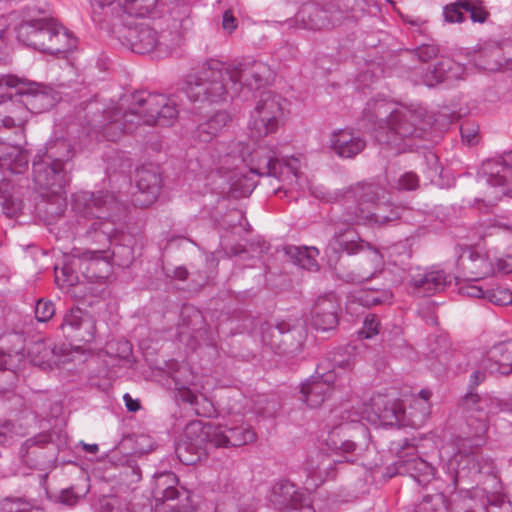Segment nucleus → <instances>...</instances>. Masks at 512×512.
Segmentation results:
<instances>
[{"label":"nucleus","mask_w":512,"mask_h":512,"mask_svg":"<svg viewBox=\"0 0 512 512\" xmlns=\"http://www.w3.org/2000/svg\"><path fill=\"white\" fill-rule=\"evenodd\" d=\"M270 76L269 66L260 61H254L249 66L236 67L211 59L203 63L197 71L187 75L182 91L190 101L218 103L224 101L237 84L243 82L250 87H260Z\"/></svg>","instance_id":"1"},{"label":"nucleus","mask_w":512,"mask_h":512,"mask_svg":"<svg viewBox=\"0 0 512 512\" xmlns=\"http://www.w3.org/2000/svg\"><path fill=\"white\" fill-rule=\"evenodd\" d=\"M178 116L176 100L162 94H138L125 111L109 109L103 121H96L89 132L97 140H118L124 132H133L138 124L168 126Z\"/></svg>","instance_id":"2"},{"label":"nucleus","mask_w":512,"mask_h":512,"mask_svg":"<svg viewBox=\"0 0 512 512\" xmlns=\"http://www.w3.org/2000/svg\"><path fill=\"white\" fill-rule=\"evenodd\" d=\"M185 435L193 448L202 449L206 444L214 447H239L252 443L256 434L246 423L226 421L214 424L191 422L185 428Z\"/></svg>","instance_id":"3"},{"label":"nucleus","mask_w":512,"mask_h":512,"mask_svg":"<svg viewBox=\"0 0 512 512\" xmlns=\"http://www.w3.org/2000/svg\"><path fill=\"white\" fill-rule=\"evenodd\" d=\"M249 167L250 174L256 176H274L287 183L289 186H299L302 180L299 171V160L297 158H288L278 161L275 152L267 146H258L254 148L245 158Z\"/></svg>","instance_id":"4"},{"label":"nucleus","mask_w":512,"mask_h":512,"mask_svg":"<svg viewBox=\"0 0 512 512\" xmlns=\"http://www.w3.org/2000/svg\"><path fill=\"white\" fill-rule=\"evenodd\" d=\"M422 116L421 109H411L402 105L394 108L385 125L379 126L376 130V140L379 143L399 146L400 140L419 136L421 129L418 125L422 121Z\"/></svg>","instance_id":"5"},{"label":"nucleus","mask_w":512,"mask_h":512,"mask_svg":"<svg viewBox=\"0 0 512 512\" xmlns=\"http://www.w3.org/2000/svg\"><path fill=\"white\" fill-rule=\"evenodd\" d=\"M285 116V100L271 91L263 92L251 113L250 134L263 138L276 133Z\"/></svg>","instance_id":"6"},{"label":"nucleus","mask_w":512,"mask_h":512,"mask_svg":"<svg viewBox=\"0 0 512 512\" xmlns=\"http://www.w3.org/2000/svg\"><path fill=\"white\" fill-rule=\"evenodd\" d=\"M361 419L371 424L399 425L403 422L405 409L400 400L376 394L361 407Z\"/></svg>","instance_id":"7"},{"label":"nucleus","mask_w":512,"mask_h":512,"mask_svg":"<svg viewBox=\"0 0 512 512\" xmlns=\"http://www.w3.org/2000/svg\"><path fill=\"white\" fill-rule=\"evenodd\" d=\"M53 25L52 19L26 15L16 28L17 38L24 45L47 53Z\"/></svg>","instance_id":"8"},{"label":"nucleus","mask_w":512,"mask_h":512,"mask_svg":"<svg viewBox=\"0 0 512 512\" xmlns=\"http://www.w3.org/2000/svg\"><path fill=\"white\" fill-rule=\"evenodd\" d=\"M485 189L482 202L494 206L503 196H512V168L496 164L493 172L484 177Z\"/></svg>","instance_id":"9"},{"label":"nucleus","mask_w":512,"mask_h":512,"mask_svg":"<svg viewBox=\"0 0 512 512\" xmlns=\"http://www.w3.org/2000/svg\"><path fill=\"white\" fill-rule=\"evenodd\" d=\"M34 181L43 189L51 190L53 194H59L68 183L69 178L64 170V160L53 159L47 163H33Z\"/></svg>","instance_id":"10"},{"label":"nucleus","mask_w":512,"mask_h":512,"mask_svg":"<svg viewBox=\"0 0 512 512\" xmlns=\"http://www.w3.org/2000/svg\"><path fill=\"white\" fill-rule=\"evenodd\" d=\"M358 258L357 265L345 276L349 282H363L376 277L384 269L382 254L366 244Z\"/></svg>","instance_id":"11"},{"label":"nucleus","mask_w":512,"mask_h":512,"mask_svg":"<svg viewBox=\"0 0 512 512\" xmlns=\"http://www.w3.org/2000/svg\"><path fill=\"white\" fill-rule=\"evenodd\" d=\"M28 356L32 364L42 369L60 368L71 360L70 353L64 349H56L46 341H37L28 348Z\"/></svg>","instance_id":"12"},{"label":"nucleus","mask_w":512,"mask_h":512,"mask_svg":"<svg viewBox=\"0 0 512 512\" xmlns=\"http://www.w3.org/2000/svg\"><path fill=\"white\" fill-rule=\"evenodd\" d=\"M334 373L313 377L301 385V400L311 408L319 407L330 395Z\"/></svg>","instance_id":"13"},{"label":"nucleus","mask_w":512,"mask_h":512,"mask_svg":"<svg viewBox=\"0 0 512 512\" xmlns=\"http://www.w3.org/2000/svg\"><path fill=\"white\" fill-rule=\"evenodd\" d=\"M110 258L106 251H87L79 257V267L89 281H100L111 272Z\"/></svg>","instance_id":"14"},{"label":"nucleus","mask_w":512,"mask_h":512,"mask_svg":"<svg viewBox=\"0 0 512 512\" xmlns=\"http://www.w3.org/2000/svg\"><path fill=\"white\" fill-rule=\"evenodd\" d=\"M462 10L470 14L473 22L483 23L488 13L481 0H457L453 4L446 5L443 10L444 19L449 23H461L465 17Z\"/></svg>","instance_id":"15"},{"label":"nucleus","mask_w":512,"mask_h":512,"mask_svg":"<svg viewBox=\"0 0 512 512\" xmlns=\"http://www.w3.org/2000/svg\"><path fill=\"white\" fill-rule=\"evenodd\" d=\"M92 5L110 8L112 13H123L132 17H144L156 6V0H92Z\"/></svg>","instance_id":"16"},{"label":"nucleus","mask_w":512,"mask_h":512,"mask_svg":"<svg viewBox=\"0 0 512 512\" xmlns=\"http://www.w3.org/2000/svg\"><path fill=\"white\" fill-rule=\"evenodd\" d=\"M135 202L141 207L153 204L160 192V177L152 170L142 168L137 172Z\"/></svg>","instance_id":"17"},{"label":"nucleus","mask_w":512,"mask_h":512,"mask_svg":"<svg viewBox=\"0 0 512 512\" xmlns=\"http://www.w3.org/2000/svg\"><path fill=\"white\" fill-rule=\"evenodd\" d=\"M63 328H70V336L79 341L90 342L95 337V321L81 309H72L64 318Z\"/></svg>","instance_id":"18"},{"label":"nucleus","mask_w":512,"mask_h":512,"mask_svg":"<svg viewBox=\"0 0 512 512\" xmlns=\"http://www.w3.org/2000/svg\"><path fill=\"white\" fill-rule=\"evenodd\" d=\"M29 118V108L21 96L0 102V128L22 127Z\"/></svg>","instance_id":"19"},{"label":"nucleus","mask_w":512,"mask_h":512,"mask_svg":"<svg viewBox=\"0 0 512 512\" xmlns=\"http://www.w3.org/2000/svg\"><path fill=\"white\" fill-rule=\"evenodd\" d=\"M448 465L451 469L455 470L457 477H461L466 475V470L467 474L473 475L489 473L492 463L475 454H467L459 450L448 459Z\"/></svg>","instance_id":"20"},{"label":"nucleus","mask_w":512,"mask_h":512,"mask_svg":"<svg viewBox=\"0 0 512 512\" xmlns=\"http://www.w3.org/2000/svg\"><path fill=\"white\" fill-rule=\"evenodd\" d=\"M482 365L491 373L503 375L512 373V341L493 346Z\"/></svg>","instance_id":"21"},{"label":"nucleus","mask_w":512,"mask_h":512,"mask_svg":"<svg viewBox=\"0 0 512 512\" xmlns=\"http://www.w3.org/2000/svg\"><path fill=\"white\" fill-rule=\"evenodd\" d=\"M330 141L333 151L343 158H352L365 147V141L349 129L334 132Z\"/></svg>","instance_id":"22"},{"label":"nucleus","mask_w":512,"mask_h":512,"mask_svg":"<svg viewBox=\"0 0 512 512\" xmlns=\"http://www.w3.org/2000/svg\"><path fill=\"white\" fill-rule=\"evenodd\" d=\"M459 260L460 265L467 271L472 280L490 276L495 272V265L489 257L472 249L465 251Z\"/></svg>","instance_id":"23"},{"label":"nucleus","mask_w":512,"mask_h":512,"mask_svg":"<svg viewBox=\"0 0 512 512\" xmlns=\"http://www.w3.org/2000/svg\"><path fill=\"white\" fill-rule=\"evenodd\" d=\"M337 309L338 306L334 298H319L312 311L313 327L321 331L333 329L338 323Z\"/></svg>","instance_id":"24"},{"label":"nucleus","mask_w":512,"mask_h":512,"mask_svg":"<svg viewBox=\"0 0 512 512\" xmlns=\"http://www.w3.org/2000/svg\"><path fill=\"white\" fill-rule=\"evenodd\" d=\"M28 91L18 92V95L24 100L25 106L29 108L30 113H41L53 107L57 98L46 88L40 87L36 83L26 81Z\"/></svg>","instance_id":"25"},{"label":"nucleus","mask_w":512,"mask_h":512,"mask_svg":"<svg viewBox=\"0 0 512 512\" xmlns=\"http://www.w3.org/2000/svg\"><path fill=\"white\" fill-rule=\"evenodd\" d=\"M128 40L135 53L145 54L154 50L158 44V35L151 27L140 25L129 29Z\"/></svg>","instance_id":"26"},{"label":"nucleus","mask_w":512,"mask_h":512,"mask_svg":"<svg viewBox=\"0 0 512 512\" xmlns=\"http://www.w3.org/2000/svg\"><path fill=\"white\" fill-rule=\"evenodd\" d=\"M28 166V155L19 146L0 145V169L15 174L22 173Z\"/></svg>","instance_id":"27"},{"label":"nucleus","mask_w":512,"mask_h":512,"mask_svg":"<svg viewBox=\"0 0 512 512\" xmlns=\"http://www.w3.org/2000/svg\"><path fill=\"white\" fill-rule=\"evenodd\" d=\"M464 75V67L452 59L445 58L439 61L431 75L427 73L424 81L427 86H434L446 79H461Z\"/></svg>","instance_id":"28"},{"label":"nucleus","mask_w":512,"mask_h":512,"mask_svg":"<svg viewBox=\"0 0 512 512\" xmlns=\"http://www.w3.org/2000/svg\"><path fill=\"white\" fill-rule=\"evenodd\" d=\"M229 121L230 116L227 112H216L197 126L194 136L198 141L208 143L223 130Z\"/></svg>","instance_id":"29"},{"label":"nucleus","mask_w":512,"mask_h":512,"mask_svg":"<svg viewBox=\"0 0 512 512\" xmlns=\"http://www.w3.org/2000/svg\"><path fill=\"white\" fill-rule=\"evenodd\" d=\"M354 231L348 229L343 233L336 234L328 243L325 253L332 257L341 252L348 254L357 253L363 250L366 244L363 241H357Z\"/></svg>","instance_id":"30"},{"label":"nucleus","mask_w":512,"mask_h":512,"mask_svg":"<svg viewBox=\"0 0 512 512\" xmlns=\"http://www.w3.org/2000/svg\"><path fill=\"white\" fill-rule=\"evenodd\" d=\"M412 282L416 289H422L423 295L430 296L445 287L448 277L443 271L437 270L414 276Z\"/></svg>","instance_id":"31"},{"label":"nucleus","mask_w":512,"mask_h":512,"mask_svg":"<svg viewBox=\"0 0 512 512\" xmlns=\"http://www.w3.org/2000/svg\"><path fill=\"white\" fill-rule=\"evenodd\" d=\"M76 46V38L63 26L54 21L51 38H49V54L71 51Z\"/></svg>","instance_id":"32"},{"label":"nucleus","mask_w":512,"mask_h":512,"mask_svg":"<svg viewBox=\"0 0 512 512\" xmlns=\"http://www.w3.org/2000/svg\"><path fill=\"white\" fill-rule=\"evenodd\" d=\"M285 253L294 261L295 264L308 271H317L318 264L316 256L319 251L315 247H298V246H287L285 247Z\"/></svg>","instance_id":"33"},{"label":"nucleus","mask_w":512,"mask_h":512,"mask_svg":"<svg viewBox=\"0 0 512 512\" xmlns=\"http://www.w3.org/2000/svg\"><path fill=\"white\" fill-rule=\"evenodd\" d=\"M302 497L290 482L276 484L272 489L271 502L279 509L291 507Z\"/></svg>","instance_id":"34"},{"label":"nucleus","mask_w":512,"mask_h":512,"mask_svg":"<svg viewBox=\"0 0 512 512\" xmlns=\"http://www.w3.org/2000/svg\"><path fill=\"white\" fill-rule=\"evenodd\" d=\"M490 403H492V400L487 397L479 398L477 395H470L466 398V404L468 406L470 404L476 405L475 410L478 412H482V415L479 417V425L477 431L475 432V437L478 438L474 440L475 447L481 444V440L486 434V418L488 414L493 413L492 408L488 407Z\"/></svg>","instance_id":"35"},{"label":"nucleus","mask_w":512,"mask_h":512,"mask_svg":"<svg viewBox=\"0 0 512 512\" xmlns=\"http://www.w3.org/2000/svg\"><path fill=\"white\" fill-rule=\"evenodd\" d=\"M396 469L397 473H408L414 478L420 475L430 476L433 474V467L426 461L414 455L407 459L400 458L396 462Z\"/></svg>","instance_id":"36"},{"label":"nucleus","mask_w":512,"mask_h":512,"mask_svg":"<svg viewBox=\"0 0 512 512\" xmlns=\"http://www.w3.org/2000/svg\"><path fill=\"white\" fill-rule=\"evenodd\" d=\"M356 300L363 306H374L387 301L390 294L384 290H359L355 295Z\"/></svg>","instance_id":"37"},{"label":"nucleus","mask_w":512,"mask_h":512,"mask_svg":"<svg viewBox=\"0 0 512 512\" xmlns=\"http://www.w3.org/2000/svg\"><path fill=\"white\" fill-rule=\"evenodd\" d=\"M26 80H21L13 76H1L0 77V102L5 101L4 98L8 94L10 88H15L16 92H24L30 89L26 88Z\"/></svg>","instance_id":"38"},{"label":"nucleus","mask_w":512,"mask_h":512,"mask_svg":"<svg viewBox=\"0 0 512 512\" xmlns=\"http://www.w3.org/2000/svg\"><path fill=\"white\" fill-rule=\"evenodd\" d=\"M55 280L60 288L65 289L76 285L79 279L78 275L65 265L60 271L55 269Z\"/></svg>","instance_id":"39"},{"label":"nucleus","mask_w":512,"mask_h":512,"mask_svg":"<svg viewBox=\"0 0 512 512\" xmlns=\"http://www.w3.org/2000/svg\"><path fill=\"white\" fill-rule=\"evenodd\" d=\"M486 298L496 305H508L512 303V291L507 288H496L494 290L487 291Z\"/></svg>","instance_id":"40"},{"label":"nucleus","mask_w":512,"mask_h":512,"mask_svg":"<svg viewBox=\"0 0 512 512\" xmlns=\"http://www.w3.org/2000/svg\"><path fill=\"white\" fill-rule=\"evenodd\" d=\"M55 314V307L51 301L39 300L35 306V317L39 322H46Z\"/></svg>","instance_id":"41"},{"label":"nucleus","mask_w":512,"mask_h":512,"mask_svg":"<svg viewBox=\"0 0 512 512\" xmlns=\"http://www.w3.org/2000/svg\"><path fill=\"white\" fill-rule=\"evenodd\" d=\"M380 323L375 316L366 317L362 329L358 332L359 338L370 339L379 333Z\"/></svg>","instance_id":"42"},{"label":"nucleus","mask_w":512,"mask_h":512,"mask_svg":"<svg viewBox=\"0 0 512 512\" xmlns=\"http://www.w3.org/2000/svg\"><path fill=\"white\" fill-rule=\"evenodd\" d=\"M381 210L382 208L379 205H377L375 210L371 213H364V210L361 209V214L358 216V218L359 220H364L371 224H384L392 220L391 217L382 214Z\"/></svg>","instance_id":"43"},{"label":"nucleus","mask_w":512,"mask_h":512,"mask_svg":"<svg viewBox=\"0 0 512 512\" xmlns=\"http://www.w3.org/2000/svg\"><path fill=\"white\" fill-rule=\"evenodd\" d=\"M432 393L423 389L419 392L418 396L414 398V404L419 408L421 413V420L425 419L430 411V398Z\"/></svg>","instance_id":"44"},{"label":"nucleus","mask_w":512,"mask_h":512,"mask_svg":"<svg viewBox=\"0 0 512 512\" xmlns=\"http://www.w3.org/2000/svg\"><path fill=\"white\" fill-rule=\"evenodd\" d=\"M459 293L471 298H486L487 291L475 282H467L460 286Z\"/></svg>","instance_id":"45"},{"label":"nucleus","mask_w":512,"mask_h":512,"mask_svg":"<svg viewBox=\"0 0 512 512\" xmlns=\"http://www.w3.org/2000/svg\"><path fill=\"white\" fill-rule=\"evenodd\" d=\"M335 433L332 432L326 440L327 446L333 451H342L344 453H350L355 450V443L350 440L339 442L334 439Z\"/></svg>","instance_id":"46"},{"label":"nucleus","mask_w":512,"mask_h":512,"mask_svg":"<svg viewBox=\"0 0 512 512\" xmlns=\"http://www.w3.org/2000/svg\"><path fill=\"white\" fill-rule=\"evenodd\" d=\"M33 505L23 499L6 500L5 512H31Z\"/></svg>","instance_id":"47"},{"label":"nucleus","mask_w":512,"mask_h":512,"mask_svg":"<svg viewBox=\"0 0 512 512\" xmlns=\"http://www.w3.org/2000/svg\"><path fill=\"white\" fill-rule=\"evenodd\" d=\"M325 12L319 9H314L313 17L305 23V27L309 29H323L329 26V22L325 18Z\"/></svg>","instance_id":"48"},{"label":"nucleus","mask_w":512,"mask_h":512,"mask_svg":"<svg viewBox=\"0 0 512 512\" xmlns=\"http://www.w3.org/2000/svg\"><path fill=\"white\" fill-rule=\"evenodd\" d=\"M419 185V179L416 174L407 172L398 180V188L401 190H414Z\"/></svg>","instance_id":"49"},{"label":"nucleus","mask_w":512,"mask_h":512,"mask_svg":"<svg viewBox=\"0 0 512 512\" xmlns=\"http://www.w3.org/2000/svg\"><path fill=\"white\" fill-rule=\"evenodd\" d=\"M15 18L14 14L8 16H0V60L2 59L3 49L5 47V34L11 24V20Z\"/></svg>","instance_id":"50"},{"label":"nucleus","mask_w":512,"mask_h":512,"mask_svg":"<svg viewBox=\"0 0 512 512\" xmlns=\"http://www.w3.org/2000/svg\"><path fill=\"white\" fill-rule=\"evenodd\" d=\"M486 512H512V503L503 498L488 505Z\"/></svg>","instance_id":"51"},{"label":"nucleus","mask_w":512,"mask_h":512,"mask_svg":"<svg viewBox=\"0 0 512 512\" xmlns=\"http://www.w3.org/2000/svg\"><path fill=\"white\" fill-rule=\"evenodd\" d=\"M288 512H316L308 498L303 496L298 500Z\"/></svg>","instance_id":"52"},{"label":"nucleus","mask_w":512,"mask_h":512,"mask_svg":"<svg viewBox=\"0 0 512 512\" xmlns=\"http://www.w3.org/2000/svg\"><path fill=\"white\" fill-rule=\"evenodd\" d=\"M255 188V182L248 178L247 176H244L243 183H240L239 185L237 182L233 183V189L235 191L240 190L243 195H247L252 192V190Z\"/></svg>","instance_id":"53"},{"label":"nucleus","mask_w":512,"mask_h":512,"mask_svg":"<svg viewBox=\"0 0 512 512\" xmlns=\"http://www.w3.org/2000/svg\"><path fill=\"white\" fill-rule=\"evenodd\" d=\"M78 499L79 496L72 489H65L59 495V501L69 506L76 504Z\"/></svg>","instance_id":"54"},{"label":"nucleus","mask_w":512,"mask_h":512,"mask_svg":"<svg viewBox=\"0 0 512 512\" xmlns=\"http://www.w3.org/2000/svg\"><path fill=\"white\" fill-rule=\"evenodd\" d=\"M438 53V49L432 45H425L418 49L419 58L422 61H428L431 58L435 57Z\"/></svg>","instance_id":"55"},{"label":"nucleus","mask_w":512,"mask_h":512,"mask_svg":"<svg viewBox=\"0 0 512 512\" xmlns=\"http://www.w3.org/2000/svg\"><path fill=\"white\" fill-rule=\"evenodd\" d=\"M222 25H223V28L228 32H232L236 29L237 22L230 11H226L224 13Z\"/></svg>","instance_id":"56"},{"label":"nucleus","mask_w":512,"mask_h":512,"mask_svg":"<svg viewBox=\"0 0 512 512\" xmlns=\"http://www.w3.org/2000/svg\"><path fill=\"white\" fill-rule=\"evenodd\" d=\"M123 400L128 411L136 412L140 409L139 401L137 399H133L130 394H124Z\"/></svg>","instance_id":"57"},{"label":"nucleus","mask_w":512,"mask_h":512,"mask_svg":"<svg viewBox=\"0 0 512 512\" xmlns=\"http://www.w3.org/2000/svg\"><path fill=\"white\" fill-rule=\"evenodd\" d=\"M11 438L10 423L0 424V444H5Z\"/></svg>","instance_id":"58"},{"label":"nucleus","mask_w":512,"mask_h":512,"mask_svg":"<svg viewBox=\"0 0 512 512\" xmlns=\"http://www.w3.org/2000/svg\"><path fill=\"white\" fill-rule=\"evenodd\" d=\"M495 270L502 273H511L512 272V262L507 260L499 259L497 261Z\"/></svg>","instance_id":"59"},{"label":"nucleus","mask_w":512,"mask_h":512,"mask_svg":"<svg viewBox=\"0 0 512 512\" xmlns=\"http://www.w3.org/2000/svg\"><path fill=\"white\" fill-rule=\"evenodd\" d=\"M388 104L381 101L375 104V113L377 116H382L388 112Z\"/></svg>","instance_id":"60"},{"label":"nucleus","mask_w":512,"mask_h":512,"mask_svg":"<svg viewBox=\"0 0 512 512\" xmlns=\"http://www.w3.org/2000/svg\"><path fill=\"white\" fill-rule=\"evenodd\" d=\"M494 229L498 230V232L507 233L512 236V225H507L505 223H497L494 226Z\"/></svg>","instance_id":"61"},{"label":"nucleus","mask_w":512,"mask_h":512,"mask_svg":"<svg viewBox=\"0 0 512 512\" xmlns=\"http://www.w3.org/2000/svg\"><path fill=\"white\" fill-rule=\"evenodd\" d=\"M186 449V445L185 444H180L178 445V447L176 448V453L178 455V458L182 461V462H185L187 464L189 463H192V460H187V459H184L183 457V450Z\"/></svg>","instance_id":"62"},{"label":"nucleus","mask_w":512,"mask_h":512,"mask_svg":"<svg viewBox=\"0 0 512 512\" xmlns=\"http://www.w3.org/2000/svg\"><path fill=\"white\" fill-rule=\"evenodd\" d=\"M354 366H355L354 361L346 360V361L339 362L337 368L338 369L351 370V369L354 368Z\"/></svg>","instance_id":"63"},{"label":"nucleus","mask_w":512,"mask_h":512,"mask_svg":"<svg viewBox=\"0 0 512 512\" xmlns=\"http://www.w3.org/2000/svg\"><path fill=\"white\" fill-rule=\"evenodd\" d=\"M462 138L465 139L468 143H472L475 138V133L467 132L465 128L461 129Z\"/></svg>","instance_id":"64"}]
</instances>
